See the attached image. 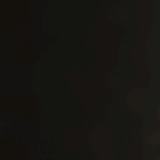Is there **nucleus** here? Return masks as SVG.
Wrapping results in <instances>:
<instances>
[{
  "label": "nucleus",
  "mask_w": 160,
  "mask_h": 160,
  "mask_svg": "<svg viewBox=\"0 0 160 160\" xmlns=\"http://www.w3.org/2000/svg\"><path fill=\"white\" fill-rule=\"evenodd\" d=\"M8 49H9V48H10V47H9V46H8Z\"/></svg>",
  "instance_id": "nucleus-7"
},
{
  "label": "nucleus",
  "mask_w": 160,
  "mask_h": 160,
  "mask_svg": "<svg viewBox=\"0 0 160 160\" xmlns=\"http://www.w3.org/2000/svg\"><path fill=\"white\" fill-rule=\"evenodd\" d=\"M11 108L10 107H8V111H7V115L8 117V118H9L11 117V114L10 112V111L11 110Z\"/></svg>",
  "instance_id": "nucleus-1"
},
{
  "label": "nucleus",
  "mask_w": 160,
  "mask_h": 160,
  "mask_svg": "<svg viewBox=\"0 0 160 160\" xmlns=\"http://www.w3.org/2000/svg\"><path fill=\"white\" fill-rule=\"evenodd\" d=\"M8 29L9 30H11V29H12V28H10V27H8Z\"/></svg>",
  "instance_id": "nucleus-6"
},
{
  "label": "nucleus",
  "mask_w": 160,
  "mask_h": 160,
  "mask_svg": "<svg viewBox=\"0 0 160 160\" xmlns=\"http://www.w3.org/2000/svg\"><path fill=\"white\" fill-rule=\"evenodd\" d=\"M9 97H12V95L11 94H10L9 92L8 89V91L7 92V99H8Z\"/></svg>",
  "instance_id": "nucleus-2"
},
{
  "label": "nucleus",
  "mask_w": 160,
  "mask_h": 160,
  "mask_svg": "<svg viewBox=\"0 0 160 160\" xmlns=\"http://www.w3.org/2000/svg\"><path fill=\"white\" fill-rule=\"evenodd\" d=\"M10 33H9H9H8V34H9V35H10Z\"/></svg>",
  "instance_id": "nucleus-9"
},
{
  "label": "nucleus",
  "mask_w": 160,
  "mask_h": 160,
  "mask_svg": "<svg viewBox=\"0 0 160 160\" xmlns=\"http://www.w3.org/2000/svg\"><path fill=\"white\" fill-rule=\"evenodd\" d=\"M7 139L8 140V142L9 143H11V139H10V137L8 135V136L7 137Z\"/></svg>",
  "instance_id": "nucleus-3"
},
{
  "label": "nucleus",
  "mask_w": 160,
  "mask_h": 160,
  "mask_svg": "<svg viewBox=\"0 0 160 160\" xmlns=\"http://www.w3.org/2000/svg\"><path fill=\"white\" fill-rule=\"evenodd\" d=\"M10 158V149L9 148H8V159L9 160Z\"/></svg>",
  "instance_id": "nucleus-4"
},
{
  "label": "nucleus",
  "mask_w": 160,
  "mask_h": 160,
  "mask_svg": "<svg viewBox=\"0 0 160 160\" xmlns=\"http://www.w3.org/2000/svg\"><path fill=\"white\" fill-rule=\"evenodd\" d=\"M11 60V59H9V60Z\"/></svg>",
  "instance_id": "nucleus-10"
},
{
  "label": "nucleus",
  "mask_w": 160,
  "mask_h": 160,
  "mask_svg": "<svg viewBox=\"0 0 160 160\" xmlns=\"http://www.w3.org/2000/svg\"><path fill=\"white\" fill-rule=\"evenodd\" d=\"M7 58H8V60H9V58L8 57H7Z\"/></svg>",
  "instance_id": "nucleus-8"
},
{
  "label": "nucleus",
  "mask_w": 160,
  "mask_h": 160,
  "mask_svg": "<svg viewBox=\"0 0 160 160\" xmlns=\"http://www.w3.org/2000/svg\"><path fill=\"white\" fill-rule=\"evenodd\" d=\"M7 38L8 41H10L11 40V38H9L8 36H7Z\"/></svg>",
  "instance_id": "nucleus-5"
}]
</instances>
